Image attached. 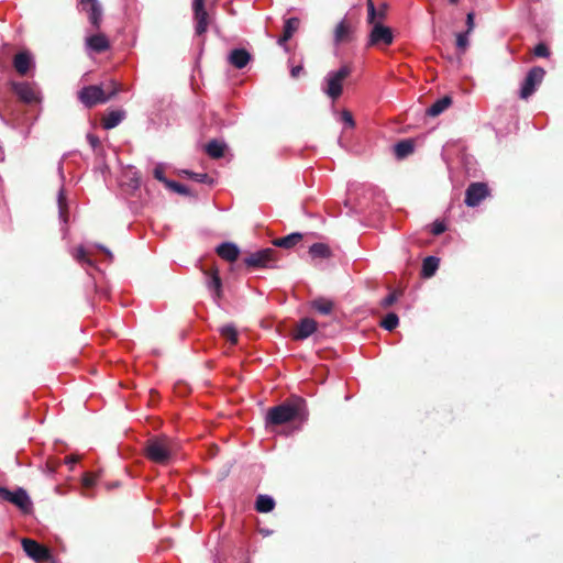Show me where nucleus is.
I'll use <instances>...</instances> for the list:
<instances>
[{
    "mask_svg": "<svg viewBox=\"0 0 563 563\" xmlns=\"http://www.w3.org/2000/svg\"><path fill=\"white\" fill-rule=\"evenodd\" d=\"M307 402L299 396H291L267 410L266 426H282L288 422H303L308 419Z\"/></svg>",
    "mask_w": 563,
    "mask_h": 563,
    "instance_id": "f257e3e1",
    "label": "nucleus"
},
{
    "mask_svg": "<svg viewBox=\"0 0 563 563\" xmlns=\"http://www.w3.org/2000/svg\"><path fill=\"white\" fill-rule=\"evenodd\" d=\"M175 452V442L166 435L152 437L144 445L145 457L159 465H167Z\"/></svg>",
    "mask_w": 563,
    "mask_h": 563,
    "instance_id": "f03ea898",
    "label": "nucleus"
},
{
    "mask_svg": "<svg viewBox=\"0 0 563 563\" xmlns=\"http://www.w3.org/2000/svg\"><path fill=\"white\" fill-rule=\"evenodd\" d=\"M278 260V252L267 247L250 253L243 258V264L247 268H275Z\"/></svg>",
    "mask_w": 563,
    "mask_h": 563,
    "instance_id": "7ed1b4c3",
    "label": "nucleus"
},
{
    "mask_svg": "<svg viewBox=\"0 0 563 563\" xmlns=\"http://www.w3.org/2000/svg\"><path fill=\"white\" fill-rule=\"evenodd\" d=\"M77 98L87 109L107 103L111 100V96L106 97V90L102 85H89L82 87L77 92Z\"/></svg>",
    "mask_w": 563,
    "mask_h": 563,
    "instance_id": "20e7f679",
    "label": "nucleus"
},
{
    "mask_svg": "<svg viewBox=\"0 0 563 563\" xmlns=\"http://www.w3.org/2000/svg\"><path fill=\"white\" fill-rule=\"evenodd\" d=\"M352 69L347 65H343L336 71H331L327 76V88L324 92L333 100L342 95L343 81L351 75Z\"/></svg>",
    "mask_w": 563,
    "mask_h": 563,
    "instance_id": "39448f33",
    "label": "nucleus"
},
{
    "mask_svg": "<svg viewBox=\"0 0 563 563\" xmlns=\"http://www.w3.org/2000/svg\"><path fill=\"white\" fill-rule=\"evenodd\" d=\"M0 498L16 506L23 514H30L33 510V504L24 488H18L14 492L0 486Z\"/></svg>",
    "mask_w": 563,
    "mask_h": 563,
    "instance_id": "423d86ee",
    "label": "nucleus"
},
{
    "mask_svg": "<svg viewBox=\"0 0 563 563\" xmlns=\"http://www.w3.org/2000/svg\"><path fill=\"white\" fill-rule=\"evenodd\" d=\"M21 544L26 555L36 563L49 562L53 559L51 550L33 539L23 538Z\"/></svg>",
    "mask_w": 563,
    "mask_h": 563,
    "instance_id": "0eeeda50",
    "label": "nucleus"
},
{
    "mask_svg": "<svg viewBox=\"0 0 563 563\" xmlns=\"http://www.w3.org/2000/svg\"><path fill=\"white\" fill-rule=\"evenodd\" d=\"M544 76H545V70L542 67H539V66L532 67L528 71V74L522 82V86H521V89L519 92V97L525 100H527L529 97H531L534 93L537 87L542 82Z\"/></svg>",
    "mask_w": 563,
    "mask_h": 563,
    "instance_id": "6e6552de",
    "label": "nucleus"
},
{
    "mask_svg": "<svg viewBox=\"0 0 563 563\" xmlns=\"http://www.w3.org/2000/svg\"><path fill=\"white\" fill-rule=\"evenodd\" d=\"M394 41V34L390 27L380 22L373 23L368 35V46H389Z\"/></svg>",
    "mask_w": 563,
    "mask_h": 563,
    "instance_id": "1a4fd4ad",
    "label": "nucleus"
},
{
    "mask_svg": "<svg viewBox=\"0 0 563 563\" xmlns=\"http://www.w3.org/2000/svg\"><path fill=\"white\" fill-rule=\"evenodd\" d=\"M490 194L485 183H471L465 190L464 202L467 207H477Z\"/></svg>",
    "mask_w": 563,
    "mask_h": 563,
    "instance_id": "9d476101",
    "label": "nucleus"
},
{
    "mask_svg": "<svg viewBox=\"0 0 563 563\" xmlns=\"http://www.w3.org/2000/svg\"><path fill=\"white\" fill-rule=\"evenodd\" d=\"M192 10L196 21L195 32L198 36H201L207 32L209 25V14L205 8V0H194Z\"/></svg>",
    "mask_w": 563,
    "mask_h": 563,
    "instance_id": "9b49d317",
    "label": "nucleus"
},
{
    "mask_svg": "<svg viewBox=\"0 0 563 563\" xmlns=\"http://www.w3.org/2000/svg\"><path fill=\"white\" fill-rule=\"evenodd\" d=\"M82 8L93 31H99L102 23V7L98 0H81Z\"/></svg>",
    "mask_w": 563,
    "mask_h": 563,
    "instance_id": "f8f14e48",
    "label": "nucleus"
},
{
    "mask_svg": "<svg viewBox=\"0 0 563 563\" xmlns=\"http://www.w3.org/2000/svg\"><path fill=\"white\" fill-rule=\"evenodd\" d=\"M203 274L208 277L207 286L209 289L214 291L217 299L222 297V279L220 277L219 269L216 265H212L208 269H203Z\"/></svg>",
    "mask_w": 563,
    "mask_h": 563,
    "instance_id": "ddd939ff",
    "label": "nucleus"
},
{
    "mask_svg": "<svg viewBox=\"0 0 563 563\" xmlns=\"http://www.w3.org/2000/svg\"><path fill=\"white\" fill-rule=\"evenodd\" d=\"M86 38V45L95 53H103L110 48L109 38L98 31Z\"/></svg>",
    "mask_w": 563,
    "mask_h": 563,
    "instance_id": "4468645a",
    "label": "nucleus"
},
{
    "mask_svg": "<svg viewBox=\"0 0 563 563\" xmlns=\"http://www.w3.org/2000/svg\"><path fill=\"white\" fill-rule=\"evenodd\" d=\"M317 330V322L311 318H303L298 323L292 338L295 340H305Z\"/></svg>",
    "mask_w": 563,
    "mask_h": 563,
    "instance_id": "2eb2a0df",
    "label": "nucleus"
},
{
    "mask_svg": "<svg viewBox=\"0 0 563 563\" xmlns=\"http://www.w3.org/2000/svg\"><path fill=\"white\" fill-rule=\"evenodd\" d=\"M216 253L224 261L233 263L239 258L240 249L235 243L224 242L217 246Z\"/></svg>",
    "mask_w": 563,
    "mask_h": 563,
    "instance_id": "dca6fc26",
    "label": "nucleus"
},
{
    "mask_svg": "<svg viewBox=\"0 0 563 563\" xmlns=\"http://www.w3.org/2000/svg\"><path fill=\"white\" fill-rule=\"evenodd\" d=\"M353 25L352 23L343 19L334 29V43H347L352 40Z\"/></svg>",
    "mask_w": 563,
    "mask_h": 563,
    "instance_id": "f3484780",
    "label": "nucleus"
},
{
    "mask_svg": "<svg viewBox=\"0 0 563 563\" xmlns=\"http://www.w3.org/2000/svg\"><path fill=\"white\" fill-rule=\"evenodd\" d=\"M229 63L238 69L244 68L251 60V54L245 48H234L229 54Z\"/></svg>",
    "mask_w": 563,
    "mask_h": 563,
    "instance_id": "a211bd4d",
    "label": "nucleus"
},
{
    "mask_svg": "<svg viewBox=\"0 0 563 563\" xmlns=\"http://www.w3.org/2000/svg\"><path fill=\"white\" fill-rule=\"evenodd\" d=\"M32 66V57L29 52L23 51L15 54L13 58V67L18 74L24 76Z\"/></svg>",
    "mask_w": 563,
    "mask_h": 563,
    "instance_id": "6ab92c4d",
    "label": "nucleus"
},
{
    "mask_svg": "<svg viewBox=\"0 0 563 563\" xmlns=\"http://www.w3.org/2000/svg\"><path fill=\"white\" fill-rule=\"evenodd\" d=\"M300 25V20L298 18H289L285 21L284 30L282 36L278 38L277 43L280 46H284L292 35L298 31Z\"/></svg>",
    "mask_w": 563,
    "mask_h": 563,
    "instance_id": "aec40b11",
    "label": "nucleus"
},
{
    "mask_svg": "<svg viewBox=\"0 0 563 563\" xmlns=\"http://www.w3.org/2000/svg\"><path fill=\"white\" fill-rule=\"evenodd\" d=\"M13 91L23 102L32 103L36 100L35 91L29 84H13Z\"/></svg>",
    "mask_w": 563,
    "mask_h": 563,
    "instance_id": "412c9836",
    "label": "nucleus"
},
{
    "mask_svg": "<svg viewBox=\"0 0 563 563\" xmlns=\"http://www.w3.org/2000/svg\"><path fill=\"white\" fill-rule=\"evenodd\" d=\"M227 144L218 140L209 141L205 146L207 155L213 159H219L224 156Z\"/></svg>",
    "mask_w": 563,
    "mask_h": 563,
    "instance_id": "4be33fe9",
    "label": "nucleus"
},
{
    "mask_svg": "<svg viewBox=\"0 0 563 563\" xmlns=\"http://www.w3.org/2000/svg\"><path fill=\"white\" fill-rule=\"evenodd\" d=\"M125 111L123 110H112L108 112L101 120L102 128L106 130H111L120 124V122L124 119Z\"/></svg>",
    "mask_w": 563,
    "mask_h": 563,
    "instance_id": "5701e85b",
    "label": "nucleus"
},
{
    "mask_svg": "<svg viewBox=\"0 0 563 563\" xmlns=\"http://www.w3.org/2000/svg\"><path fill=\"white\" fill-rule=\"evenodd\" d=\"M302 238L303 236L301 233H298V232L290 233L286 236L275 239L273 241V245L277 246V247L289 250V249H292L294 246H296L302 240Z\"/></svg>",
    "mask_w": 563,
    "mask_h": 563,
    "instance_id": "b1692460",
    "label": "nucleus"
},
{
    "mask_svg": "<svg viewBox=\"0 0 563 563\" xmlns=\"http://www.w3.org/2000/svg\"><path fill=\"white\" fill-rule=\"evenodd\" d=\"M452 104V98L450 96H444L438 99L433 104H431L427 109V114L430 117H438L444 110H446Z\"/></svg>",
    "mask_w": 563,
    "mask_h": 563,
    "instance_id": "393cba45",
    "label": "nucleus"
},
{
    "mask_svg": "<svg viewBox=\"0 0 563 563\" xmlns=\"http://www.w3.org/2000/svg\"><path fill=\"white\" fill-rule=\"evenodd\" d=\"M440 260L435 256H428L422 262L421 276L432 277L439 268Z\"/></svg>",
    "mask_w": 563,
    "mask_h": 563,
    "instance_id": "a878e982",
    "label": "nucleus"
},
{
    "mask_svg": "<svg viewBox=\"0 0 563 563\" xmlns=\"http://www.w3.org/2000/svg\"><path fill=\"white\" fill-rule=\"evenodd\" d=\"M415 150V143L412 140L407 139L398 142L395 147V155L397 158L402 159L407 157L408 155L412 154Z\"/></svg>",
    "mask_w": 563,
    "mask_h": 563,
    "instance_id": "bb28decb",
    "label": "nucleus"
},
{
    "mask_svg": "<svg viewBox=\"0 0 563 563\" xmlns=\"http://www.w3.org/2000/svg\"><path fill=\"white\" fill-rule=\"evenodd\" d=\"M311 308L321 314H330L334 308L332 300L319 297L311 301Z\"/></svg>",
    "mask_w": 563,
    "mask_h": 563,
    "instance_id": "cd10ccee",
    "label": "nucleus"
},
{
    "mask_svg": "<svg viewBox=\"0 0 563 563\" xmlns=\"http://www.w3.org/2000/svg\"><path fill=\"white\" fill-rule=\"evenodd\" d=\"M275 508V500L268 495H258L255 501V509L258 512L266 514Z\"/></svg>",
    "mask_w": 563,
    "mask_h": 563,
    "instance_id": "c85d7f7f",
    "label": "nucleus"
},
{
    "mask_svg": "<svg viewBox=\"0 0 563 563\" xmlns=\"http://www.w3.org/2000/svg\"><path fill=\"white\" fill-rule=\"evenodd\" d=\"M309 253L312 257L327 258L331 255L330 247L324 243H314L310 246Z\"/></svg>",
    "mask_w": 563,
    "mask_h": 563,
    "instance_id": "c756f323",
    "label": "nucleus"
},
{
    "mask_svg": "<svg viewBox=\"0 0 563 563\" xmlns=\"http://www.w3.org/2000/svg\"><path fill=\"white\" fill-rule=\"evenodd\" d=\"M220 334L222 338H224L227 341H229L232 345L238 343V331L235 327L232 324L223 325L220 329Z\"/></svg>",
    "mask_w": 563,
    "mask_h": 563,
    "instance_id": "7c9ffc66",
    "label": "nucleus"
},
{
    "mask_svg": "<svg viewBox=\"0 0 563 563\" xmlns=\"http://www.w3.org/2000/svg\"><path fill=\"white\" fill-rule=\"evenodd\" d=\"M399 318L396 313L389 312L386 314V317L380 321V325L387 330L393 331L398 327Z\"/></svg>",
    "mask_w": 563,
    "mask_h": 563,
    "instance_id": "2f4dec72",
    "label": "nucleus"
},
{
    "mask_svg": "<svg viewBox=\"0 0 563 563\" xmlns=\"http://www.w3.org/2000/svg\"><path fill=\"white\" fill-rule=\"evenodd\" d=\"M103 89L106 90V97L111 96V99H113L122 90V85L115 80H110Z\"/></svg>",
    "mask_w": 563,
    "mask_h": 563,
    "instance_id": "473e14b6",
    "label": "nucleus"
},
{
    "mask_svg": "<svg viewBox=\"0 0 563 563\" xmlns=\"http://www.w3.org/2000/svg\"><path fill=\"white\" fill-rule=\"evenodd\" d=\"M74 257L82 265L92 266V261L89 258L86 250L82 246L76 249Z\"/></svg>",
    "mask_w": 563,
    "mask_h": 563,
    "instance_id": "72a5a7b5",
    "label": "nucleus"
},
{
    "mask_svg": "<svg viewBox=\"0 0 563 563\" xmlns=\"http://www.w3.org/2000/svg\"><path fill=\"white\" fill-rule=\"evenodd\" d=\"M166 187L181 196L190 195V190L187 186H185L180 183L174 181V180L168 181Z\"/></svg>",
    "mask_w": 563,
    "mask_h": 563,
    "instance_id": "f704fd0d",
    "label": "nucleus"
},
{
    "mask_svg": "<svg viewBox=\"0 0 563 563\" xmlns=\"http://www.w3.org/2000/svg\"><path fill=\"white\" fill-rule=\"evenodd\" d=\"M98 477H99V475L97 473L86 472L82 475V481H81L82 487L85 489L91 488L92 486L96 485Z\"/></svg>",
    "mask_w": 563,
    "mask_h": 563,
    "instance_id": "c9c22d12",
    "label": "nucleus"
},
{
    "mask_svg": "<svg viewBox=\"0 0 563 563\" xmlns=\"http://www.w3.org/2000/svg\"><path fill=\"white\" fill-rule=\"evenodd\" d=\"M400 295H401V292L397 291V290H394L393 292H390L388 296H386L380 301L382 308L387 309V308L391 307L397 301V299L399 298Z\"/></svg>",
    "mask_w": 563,
    "mask_h": 563,
    "instance_id": "e433bc0d",
    "label": "nucleus"
},
{
    "mask_svg": "<svg viewBox=\"0 0 563 563\" xmlns=\"http://www.w3.org/2000/svg\"><path fill=\"white\" fill-rule=\"evenodd\" d=\"M470 33H459L456 35V47L464 53L468 46V36Z\"/></svg>",
    "mask_w": 563,
    "mask_h": 563,
    "instance_id": "4c0bfd02",
    "label": "nucleus"
},
{
    "mask_svg": "<svg viewBox=\"0 0 563 563\" xmlns=\"http://www.w3.org/2000/svg\"><path fill=\"white\" fill-rule=\"evenodd\" d=\"M366 5H367V12H368L367 22L369 24L376 23L375 19L377 16V11H376L373 0H366Z\"/></svg>",
    "mask_w": 563,
    "mask_h": 563,
    "instance_id": "58836bf2",
    "label": "nucleus"
},
{
    "mask_svg": "<svg viewBox=\"0 0 563 563\" xmlns=\"http://www.w3.org/2000/svg\"><path fill=\"white\" fill-rule=\"evenodd\" d=\"M533 54H534V56H537V57L545 58V57H549V56H550V49H549V47H548L544 43H539V44L533 48Z\"/></svg>",
    "mask_w": 563,
    "mask_h": 563,
    "instance_id": "ea45409f",
    "label": "nucleus"
},
{
    "mask_svg": "<svg viewBox=\"0 0 563 563\" xmlns=\"http://www.w3.org/2000/svg\"><path fill=\"white\" fill-rule=\"evenodd\" d=\"M183 173L198 183H207L209 179V176L206 173H194L189 170H183Z\"/></svg>",
    "mask_w": 563,
    "mask_h": 563,
    "instance_id": "a19ab883",
    "label": "nucleus"
},
{
    "mask_svg": "<svg viewBox=\"0 0 563 563\" xmlns=\"http://www.w3.org/2000/svg\"><path fill=\"white\" fill-rule=\"evenodd\" d=\"M446 231V225L443 221L437 220L432 223L431 233L433 235H440Z\"/></svg>",
    "mask_w": 563,
    "mask_h": 563,
    "instance_id": "79ce46f5",
    "label": "nucleus"
},
{
    "mask_svg": "<svg viewBox=\"0 0 563 563\" xmlns=\"http://www.w3.org/2000/svg\"><path fill=\"white\" fill-rule=\"evenodd\" d=\"M154 177L155 179H157L158 181L163 183L165 186H167V183L170 181L169 179H167L164 175V170L161 166H156L154 168Z\"/></svg>",
    "mask_w": 563,
    "mask_h": 563,
    "instance_id": "37998d69",
    "label": "nucleus"
},
{
    "mask_svg": "<svg viewBox=\"0 0 563 563\" xmlns=\"http://www.w3.org/2000/svg\"><path fill=\"white\" fill-rule=\"evenodd\" d=\"M342 120L345 124H347L350 128H353L355 125L353 115L350 111L343 110L342 111Z\"/></svg>",
    "mask_w": 563,
    "mask_h": 563,
    "instance_id": "c03bdc74",
    "label": "nucleus"
},
{
    "mask_svg": "<svg viewBox=\"0 0 563 563\" xmlns=\"http://www.w3.org/2000/svg\"><path fill=\"white\" fill-rule=\"evenodd\" d=\"M474 19H475L474 12L467 13V15H466V26H467L466 33L471 34L473 32V30L475 27Z\"/></svg>",
    "mask_w": 563,
    "mask_h": 563,
    "instance_id": "a18cd8bd",
    "label": "nucleus"
},
{
    "mask_svg": "<svg viewBox=\"0 0 563 563\" xmlns=\"http://www.w3.org/2000/svg\"><path fill=\"white\" fill-rule=\"evenodd\" d=\"M87 140H88L89 144H90L93 148H96V147H98V146L100 145V140H99V137H98L97 135H95V134H88V135H87Z\"/></svg>",
    "mask_w": 563,
    "mask_h": 563,
    "instance_id": "49530a36",
    "label": "nucleus"
},
{
    "mask_svg": "<svg viewBox=\"0 0 563 563\" xmlns=\"http://www.w3.org/2000/svg\"><path fill=\"white\" fill-rule=\"evenodd\" d=\"M303 70L302 66L301 65H298V66H294L291 69H290V76L292 78H298L300 73Z\"/></svg>",
    "mask_w": 563,
    "mask_h": 563,
    "instance_id": "de8ad7c7",
    "label": "nucleus"
},
{
    "mask_svg": "<svg viewBox=\"0 0 563 563\" xmlns=\"http://www.w3.org/2000/svg\"><path fill=\"white\" fill-rule=\"evenodd\" d=\"M58 205H59V211H60V216L64 217V197H63V194L60 192L59 194V197H58Z\"/></svg>",
    "mask_w": 563,
    "mask_h": 563,
    "instance_id": "09e8293b",
    "label": "nucleus"
},
{
    "mask_svg": "<svg viewBox=\"0 0 563 563\" xmlns=\"http://www.w3.org/2000/svg\"><path fill=\"white\" fill-rule=\"evenodd\" d=\"M386 8L387 5L386 4H383L382 8L379 9V11L377 12V16H379V19H385L386 16Z\"/></svg>",
    "mask_w": 563,
    "mask_h": 563,
    "instance_id": "8fccbe9b",
    "label": "nucleus"
},
{
    "mask_svg": "<svg viewBox=\"0 0 563 563\" xmlns=\"http://www.w3.org/2000/svg\"><path fill=\"white\" fill-rule=\"evenodd\" d=\"M77 461H78L77 457L67 456L65 462L68 463V464H75V463H77Z\"/></svg>",
    "mask_w": 563,
    "mask_h": 563,
    "instance_id": "3c124183",
    "label": "nucleus"
},
{
    "mask_svg": "<svg viewBox=\"0 0 563 563\" xmlns=\"http://www.w3.org/2000/svg\"><path fill=\"white\" fill-rule=\"evenodd\" d=\"M119 484L118 483H113L112 485H107V489H110L112 487H117Z\"/></svg>",
    "mask_w": 563,
    "mask_h": 563,
    "instance_id": "603ef678",
    "label": "nucleus"
},
{
    "mask_svg": "<svg viewBox=\"0 0 563 563\" xmlns=\"http://www.w3.org/2000/svg\"><path fill=\"white\" fill-rule=\"evenodd\" d=\"M452 4H457L459 0H449Z\"/></svg>",
    "mask_w": 563,
    "mask_h": 563,
    "instance_id": "864d4df0",
    "label": "nucleus"
},
{
    "mask_svg": "<svg viewBox=\"0 0 563 563\" xmlns=\"http://www.w3.org/2000/svg\"><path fill=\"white\" fill-rule=\"evenodd\" d=\"M84 496H85V497H91V495H90V494H88V493H85V494H84Z\"/></svg>",
    "mask_w": 563,
    "mask_h": 563,
    "instance_id": "5fc2aeb1",
    "label": "nucleus"
}]
</instances>
